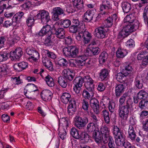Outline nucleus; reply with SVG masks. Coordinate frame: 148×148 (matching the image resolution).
Here are the masks:
<instances>
[{"label":"nucleus","instance_id":"nucleus-1","mask_svg":"<svg viewBox=\"0 0 148 148\" xmlns=\"http://www.w3.org/2000/svg\"><path fill=\"white\" fill-rule=\"evenodd\" d=\"M133 102L127 94H123L119 98L118 114L119 117L123 119L128 117L130 109L132 108Z\"/></svg>","mask_w":148,"mask_h":148},{"label":"nucleus","instance_id":"nucleus-2","mask_svg":"<svg viewBox=\"0 0 148 148\" xmlns=\"http://www.w3.org/2000/svg\"><path fill=\"white\" fill-rule=\"evenodd\" d=\"M138 23H132L124 27L119 33L118 38H123L128 36L130 33L135 31L138 28Z\"/></svg>","mask_w":148,"mask_h":148},{"label":"nucleus","instance_id":"nucleus-3","mask_svg":"<svg viewBox=\"0 0 148 148\" xmlns=\"http://www.w3.org/2000/svg\"><path fill=\"white\" fill-rule=\"evenodd\" d=\"M100 15L102 16L107 17L112 10L111 5L108 0H105L100 6Z\"/></svg>","mask_w":148,"mask_h":148},{"label":"nucleus","instance_id":"nucleus-4","mask_svg":"<svg viewBox=\"0 0 148 148\" xmlns=\"http://www.w3.org/2000/svg\"><path fill=\"white\" fill-rule=\"evenodd\" d=\"M88 122V119L86 117L82 118L79 116H76L74 120V125L79 129H82Z\"/></svg>","mask_w":148,"mask_h":148},{"label":"nucleus","instance_id":"nucleus-5","mask_svg":"<svg viewBox=\"0 0 148 148\" xmlns=\"http://www.w3.org/2000/svg\"><path fill=\"white\" fill-rule=\"evenodd\" d=\"M84 82L83 77L82 78V77H76L74 79L73 84L74 86L73 87V90L76 94H78L80 92L81 88Z\"/></svg>","mask_w":148,"mask_h":148},{"label":"nucleus","instance_id":"nucleus-6","mask_svg":"<svg viewBox=\"0 0 148 148\" xmlns=\"http://www.w3.org/2000/svg\"><path fill=\"white\" fill-rule=\"evenodd\" d=\"M100 131L102 135L103 141H104L106 143L110 137H112L110 135V130L106 125L102 126L100 128Z\"/></svg>","mask_w":148,"mask_h":148},{"label":"nucleus","instance_id":"nucleus-7","mask_svg":"<svg viewBox=\"0 0 148 148\" xmlns=\"http://www.w3.org/2000/svg\"><path fill=\"white\" fill-rule=\"evenodd\" d=\"M37 16L38 18H41V22L43 24H46L50 20L49 13L46 10H42L40 11Z\"/></svg>","mask_w":148,"mask_h":148},{"label":"nucleus","instance_id":"nucleus-8","mask_svg":"<svg viewBox=\"0 0 148 148\" xmlns=\"http://www.w3.org/2000/svg\"><path fill=\"white\" fill-rule=\"evenodd\" d=\"M100 51V49L97 47L92 46L89 45V47L86 48L85 51V53L88 56H92L97 55Z\"/></svg>","mask_w":148,"mask_h":148},{"label":"nucleus","instance_id":"nucleus-9","mask_svg":"<svg viewBox=\"0 0 148 148\" xmlns=\"http://www.w3.org/2000/svg\"><path fill=\"white\" fill-rule=\"evenodd\" d=\"M107 28L103 27H99L95 30V35L98 38L103 39L107 35Z\"/></svg>","mask_w":148,"mask_h":148},{"label":"nucleus","instance_id":"nucleus-10","mask_svg":"<svg viewBox=\"0 0 148 148\" xmlns=\"http://www.w3.org/2000/svg\"><path fill=\"white\" fill-rule=\"evenodd\" d=\"M78 98L76 97L71 99L69 101L70 104L68 107V113L70 115L73 114L76 110V103L78 101Z\"/></svg>","mask_w":148,"mask_h":148},{"label":"nucleus","instance_id":"nucleus-11","mask_svg":"<svg viewBox=\"0 0 148 148\" xmlns=\"http://www.w3.org/2000/svg\"><path fill=\"white\" fill-rule=\"evenodd\" d=\"M22 53V49L21 48L16 49L14 51H11L10 54L8 53L9 56L12 60H16L19 59Z\"/></svg>","mask_w":148,"mask_h":148},{"label":"nucleus","instance_id":"nucleus-12","mask_svg":"<svg viewBox=\"0 0 148 148\" xmlns=\"http://www.w3.org/2000/svg\"><path fill=\"white\" fill-rule=\"evenodd\" d=\"M23 12L20 11L16 13L13 17L12 20L13 21V25L14 27L18 26L21 21V18L23 16Z\"/></svg>","mask_w":148,"mask_h":148},{"label":"nucleus","instance_id":"nucleus-13","mask_svg":"<svg viewBox=\"0 0 148 148\" xmlns=\"http://www.w3.org/2000/svg\"><path fill=\"white\" fill-rule=\"evenodd\" d=\"M87 90H84L83 91V96L85 99H89L92 98L95 92L94 88H86Z\"/></svg>","mask_w":148,"mask_h":148},{"label":"nucleus","instance_id":"nucleus-14","mask_svg":"<svg viewBox=\"0 0 148 148\" xmlns=\"http://www.w3.org/2000/svg\"><path fill=\"white\" fill-rule=\"evenodd\" d=\"M83 79L86 88H94V81L90 76H86L83 77Z\"/></svg>","mask_w":148,"mask_h":148},{"label":"nucleus","instance_id":"nucleus-15","mask_svg":"<svg viewBox=\"0 0 148 148\" xmlns=\"http://www.w3.org/2000/svg\"><path fill=\"white\" fill-rule=\"evenodd\" d=\"M90 104L95 113L98 114L99 112V104L98 100L95 98L91 99L90 101Z\"/></svg>","mask_w":148,"mask_h":148},{"label":"nucleus","instance_id":"nucleus-16","mask_svg":"<svg viewBox=\"0 0 148 148\" xmlns=\"http://www.w3.org/2000/svg\"><path fill=\"white\" fill-rule=\"evenodd\" d=\"M53 93L52 92L48 90H44L41 93V97L44 101H49L52 97Z\"/></svg>","mask_w":148,"mask_h":148},{"label":"nucleus","instance_id":"nucleus-17","mask_svg":"<svg viewBox=\"0 0 148 148\" xmlns=\"http://www.w3.org/2000/svg\"><path fill=\"white\" fill-rule=\"evenodd\" d=\"M95 10H88L85 12L84 15V19L85 22H89L91 21L95 14Z\"/></svg>","mask_w":148,"mask_h":148},{"label":"nucleus","instance_id":"nucleus-18","mask_svg":"<svg viewBox=\"0 0 148 148\" xmlns=\"http://www.w3.org/2000/svg\"><path fill=\"white\" fill-rule=\"evenodd\" d=\"M63 73L65 78L69 81L72 80L75 76L74 72L69 69H64Z\"/></svg>","mask_w":148,"mask_h":148},{"label":"nucleus","instance_id":"nucleus-19","mask_svg":"<svg viewBox=\"0 0 148 148\" xmlns=\"http://www.w3.org/2000/svg\"><path fill=\"white\" fill-rule=\"evenodd\" d=\"M126 140L125 139V136L124 134H121L120 136H117L115 139V143L117 146H123Z\"/></svg>","mask_w":148,"mask_h":148},{"label":"nucleus","instance_id":"nucleus-20","mask_svg":"<svg viewBox=\"0 0 148 148\" xmlns=\"http://www.w3.org/2000/svg\"><path fill=\"white\" fill-rule=\"evenodd\" d=\"M125 87L123 84L117 85L115 87V94L117 97H119L124 92Z\"/></svg>","mask_w":148,"mask_h":148},{"label":"nucleus","instance_id":"nucleus-21","mask_svg":"<svg viewBox=\"0 0 148 148\" xmlns=\"http://www.w3.org/2000/svg\"><path fill=\"white\" fill-rule=\"evenodd\" d=\"M92 137L95 142L97 143H99L101 141V136L99 129L97 128L93 131Z\"/></svg>","mask_w":148,"mask_h":148},{"label":"nucleus","instance_id":"nucleus-22","mask_svg":"<svg viewBox=\"0 0 148 148\" xmlns=\"http://www.w3.org/2000/svg\"><path fill=\"white\" fill-rule=\"evenodd\" d=\"M128 133V138H130L132 141H134L136 136L132 125H129Z\"/></svg>","mask_w":148,"mask_h":148},{"label":"nucleus","instance_id":"nucleus-23","mask_svg":"<svg viewBox=\"0 0 148 148\" xmlns=\"http://www.w3.org/2000/svg\"><path fill=\"white\" fill-rule=\"evenodd\" d=\"M101 115L103 118L105 123L107 124H110L111 116L109 112L106 110L104 109L102 111Z\"/></svg>","mask_w":148,"mask_h":148},{"label":"nucleus","instance_id":"nucleus-24","mask_svg":"<svg viewBox=\"0 0 148 148\" xmlns=\"http://www.w3.org/2000/svg\"><path fill=\"white\" fill-rule=\"evenodd\" d=\"M55 34L57 38L63 39L65 37V32L63 28H60L55 31Z\"/></svg>","mask_w":148,"mask_h":148},{"label":"nucleus","instance_id":"nucleus-25","mask_svg":"<svg viewBox=\"0 0 148 148\" xmlns=\"http://www.w3.org/2000/svg\"><path fill=\"white\" fill-rule=\"evenodd\" d=\"M71 58L77 57L79 54V48L77 46L72 45L70 46Z\"/></svg>","mask_w":148,"mask_h":148},{"label":"nucleus","instance_id":"nucleus-26","mask_svg":"<svg viewBox=\"0 0 148 148\" xmlns=\"http://www.w3.org/2000/svg\"><path fill=\"white\" fill-rule=\"evenodd\" d=\"M127 51L124 49L119 48L116 52V57L118 58H123L127 54Z\"/></svg>","mask_w":148,"mask_h":148},{"label":"nucleus","instance_id":"nucleus-27","mask_svg":"<svg viewBox=\"0 0 148 148\" xmlns=\"http://www.w3.org/2000/svg\"><path fill=\"white\" fill-rule=\"evenodd\" d=\"M82 37L84 39V42L85 44L88 43L92 38L91 34L88 31L82 34Z\"/></svg>","mask_w":148,"mask_h":148},{"label":"nucleus","instance_id":"nucleus-28","mask_svg":"<svg viewBox=\"0 0 148 148\" xmlns=\"http://www.w3.org/2000/svg\"><path fill=\"white\" fill-rule=\"evenodd\" d=\"M44 65L47 67L48 69L51 71L53 70V67L51 61L47 58H43L42 60Z\"/></svg>","mask_w":148,"mask_h":148},{"label":"nucleus","instance_id":"nucleus-29","mask_svg":"<svg viewBox=\"0 0 148 148\" xmlns=\"http://www.w3.org/2000/svg\"><path fill=\"white\" fill-rule=\"evenodd\" d=\"M71 96L70 94L67 92L63 93L61 96V99L62 102L67 103L69 101Z\"/></svg>","mask_w":148,"mask_h":148},{"label":"nucleus","instance_id":"nucleus-30","mask_svg":"<svg viewBox=\"0 0 148 148\" xmlns=\"http://www.w3.org/2000/svg\"><path fill=\"white\" fill-rule=\"evenodd\" d=\"M122 7L124 13H127L129 12L131 9V7L130 4L127 2H122Z\"/></svg>","mask_w":148,"mask_h":148},{"label":"nucleus","instance_id":"nucleus-31","mask_svg":"<svg viewBox=\"0 0 148 148\" xmlns=\"http://www.w3.org/2000/svg\"><path fill=\"white\" fill-rule=\"evenodd\" d=\"M124 23H129V24L132 23H138L136 20L134 19L133 16L131 15H127L124 18Z\"/></svg>","mask_w":148,"mask_h":148},{"label":"nucleus","instance_id":"nucleus-32","mask_svg":"<svg viewBox=\"0 0 148 148\" xmlns=\"http://www.w3.org/2000/svg\"><path fill=\"white\" fill-rule=\"evenodd\" d=\"M11 80L13 84L9 86L10 88L11 89H12L15 87L16 84L19 85L21 84L22 82L20 80L19 77H13L12 78Z\"/></svg>","mask_w":148,"mask_h":148},{"label":"nucleus","instance_id":"nucleus-33","mask_svg":"<svg viewBox=\"0 0 148 148\" xmlns=\"http://www.w3.org/2000/svg\"><path fill=\"white\" fill-rule=\"evenodd\" d=\"M108 74V71L107 69H103L99 73V78L101 81L107 78Z\"/></svg>","mask_w":148,"mask_h":148},{"label":"nucleus","instance_id":"nucleus-34","mask_svg":"<svg viewBox=\"0 0 148 148\" xmlns=\"http://www.w3.org/2000/svg\"><path fill=\"white\" fill-rule=\"evenodd\" d=\"M112 133L114 137H117L120 136L121 134H124L122 131H121L119 128L116 126H114L112 129Z\"/></svg>","mask_w":148,"mask_h":148},{"label":"nucleus","instance_id":"nucleus-35","mask_svg":"<svg viewBox=\"0 0 148 148\" xmlns=\"http://www.w3.org/2000/svg\"><path fill=\"white\" fill-rule=\"evenodd\" d=\"M82 104V107L83 109L87 112V113L89 114L88 108L89 107V104L88 101L86 99H83L81 102Z\"/></svg>","mask_w":148,"mask_h":148},{"label":"nucleus","instance_id":"nucleus-36","mask_svg":"<svg viewBox=\"0 0 148 148\" xmlns=\"http://www.w3.org/2000/svg\"><path fill=\"white\" fill-rule=\"evenodd\" d=\"M108 57V54L105 51L102 52L99 57V61L100 64H103L105 62L107 59Z\"/></svg>","mask_w":148,"mask_h":148},{"label":"nucleus","instance_id":"nucleus-37","mask_svg":"<svg viewBox=\"0 0 148 148\" xmlns=\"http://www.w3.org/2000/svg\"><path fill=\"white\" fill-rule=\"evenodd\" d=\"M58 82L62 87L66 88L67 86V80L64 77H60L58 78Z\"/></svg>","mask_w":148,"mask_h":148},{"label":"nucleus","instance_id":"nucleus-38","mask_svg":"<svg viewBox=\"0 0 148 148\" xmlns=\"http://www.w3.org/2000/svg\"><path fill=\"white\" fill-rule=\"evenodd\" d=\"M59 121L60 123L62 124L64 127H65L66 128L68 127L70 123V121L68 118L63 117L61 118Z\"/></svg>","mask_w":148,"mask_h":148},{"label":"nucleus","instance_id":"nucleus-39","mask_svg":"<svg viewBox=\"0 0 148 148\" xmlns=\"http://www.w3.org/2000/svg\"><path fill=\"white\" fill-rule=\"evenodd\" d=\"M124 72L126 73H129V74L131 73L133 68L132 66V64L130 63H125L124 64Z\"/></svg>","mask_w":148,"mask_h":148},{"label":"nucleus","instance_id":"nucleus-40","mask_svg":"<svg viewBox=\"0 0 148 148\" xmlns=\"http://www.w3.org/2000/svg\"><path fill=\"white\" fill-rule=\"evenodd\" d=\"M134 84L136 87L139 89L142 88L143 86V81L139 77H137L136 78Z\"/></svg>","mask_w":148,"mask_h":148},{"label":"nucleus","instance_id":"nucleus-41","mask_svg":"<svg viewBox=\"0 0 148 148\" xmlns=\"http://www.w3.org/2000/svg\"><path fill=\"white\" fill-rule=\"evenodd\" d=\"M147 93L146 91L141 90L138 93L137 97L138 99H142L144 100L147 97Z\"/></svg>","mask_w":148,"mask_h":148},{"label":"nucleus","instance_id":"nucleus-42","mask_svg":"<svg viewBox=\"0 0 148 148\" xmlns=\"http://www.w3.org/2000/svg\"><path fill=\"white\" fill-rule=\"evenodd\" d=\"M71 135L75 138L78 139L79 138V134L78 130L75 127H72L71 130Z\"/></svg>","mask_w":148,"mask_h":148},{"label":"nucleus","instance_id":"nucleus-43","mask_svg":"<svg viewBox=\"0 0 148 148\" xmlns=\"http://www.w3.org/2000/svg\"><path fill=\"white\" fill-rule=\"evenodd\" d=\"M96 128L95 124L91 122L88 123L86 127L87 131L88 132H91L94 131Z\"/></svg>","mask_w":148,"mask_h":148},{"label":"nucleus","instance_id":"nucleus-44","mask_svg":"<svg viewBox=\"0 0 148 148\" xmlns=\"http://www.w3.org/2000/svg\"><path fill=\"white\" fill-rule=\"evenodd\" d=\"M129 73H126L125 72H124L123 74L121 73H119L116 75V77L118 81L120 82H121L122 80Z\"/></svg>","mask_w":148,"mask_h":148},{"label":"nucleus","instance_id":"nucleus-45","mask_svg":"<svg viewBox=\"0 0 148 148\" xmlns=\"http://www.w3.org/2000/svg\"><path fill=\"white\" fill-rule=\"evenodd\" d=\"M40 57V55L36 49L34 52H33V53L31 55L29 58V59H32L34 61H37Z\"/></svg>","mask_w":148,"mask_h":148},{"label":"nucleus","instance_id":"nucleus-46","mask_svg":"<svg viewBox=\"0 0 148 148\" xmlns=\"http://www.w3.org/2000/svg\"><path fill=\"white\" fill-rule=\"evenodd\" d=\"M26 22L27 25L28 27L33 25L34 23V16L32 15L29 16L26 20Z\"/></svg>","mask_w":148,"mask_h":148},{"label":"nucleus","instance_id":"nucleus-47","mask_svg":"<svg viewBox=\"0 0 148 148\" xmlns=\"http://www.w3.org/2000/svg\"><path fill=\"white\" fill-rule=\"evenodd\" d=\"M58 134L60 138L62 140L64 139L66 137V132L64 128L60 127L59 128Z\"/></svg>","mask_w":148,"mask_h":148},{"label":"nucleus","instance_id":"nucleus-48","mask_svg":"<svg viewBox=\"0 0 148 148\" xmlns=\"http://www.w3.org/2000/svg\"><path fill=\"white\" fill-rule=\"evenodd\" d=\"M26 88L28 89V92H34L37 90V88L36 86L34 84H28L27 85Z\"/></svg>","mask_w":148,"mask_h":148},{"label":"nucleus","instance_id":"nucleus-49","mask_svg":"<svg viewBox=\"0 0 148 148\" xmlns=\"http://www.w3.org/2000/svg\"><path fill=\"white\" fill-rule=\"evenodd\" d=\"M109 138H110L108 139V140L106 143H105L104 141L103 142L105 144L108 143V145L109 148H116L112 137H110Z\"/></svg>","mask_w":148,"mask_h":148},{"label":"nucleus","instance_id":"nucleus-50","mask_svg":"<svg viewBox=\"0 0 148 148\" xmlns=\"http://www.w3.org/2000/svg\"><path fill=\"white\" fill-rule=\"evenodd\" d=\"M0 5L4 9H9L12 8V6L9 4V1L7 2L4 1H0Z\"/></svg>","mask_w":148,"mask_h":148},{"label":"nucleus","instance_id":"nucleus-51","mask_svg":"<svg viewBox=\"0 0 148 148\" xmlns=\"http://www.w3.org/2000/svg\"><path fill=\"white\" fill-rule=\"evenodd\" d=\"M63 53L65 56L71 58L70 46L64 48L63 49Z\"/></svg>","mask_w":148,"mask_h":148},{"label":"nucleus","instance_id":"nucleus-52","mask_svg":"<svg viewBox=\"0 0 148 148\" xmlns=\"http://www.w3.org/2000/svg\"><path fill=\"white\" fill-rule=\"evenodd\" d=\"M79 138L81 140H84L87 142L89 139V136L88 134L85 132H82L80 135H79Z\"/></svg>","mask_w":148,"mask_h":148},{"label":"nucleus","instance_id":"nucleus-53","mask_svg":"<svg viewBox=\"0 0 148 148\" xmlns=\"http://www.w3.org/2000/svg\"><path fill=\"white\" fill-rule=\"evenodd\" d=\"M52 12L53 14L61 15L64 13V11L63 9L60 7H55L53 8Z\"/></svg>","mask_w":148,"mask_h":148},{"label":"nucleus","instance_id":"nucleus-54","mask_svg":"<svg viewBox=\"0 0 148 148\" xmlns=\"http://www.w3.org/2000/svg\"><path fill=\"white\" fill-rule=\"evenodd\" d=\"M104 23L105 24L104 26L105 27H111L113 24V21L112 18L110 17H109L105 21Z\"/></svg>","mask_w":148,"mask_h":148},{"label":"nucleus","instance_id":"nucleus-55","mask_svg":"<svg viewBox=\"0 0 148 148\" xmlns=\"http://www.w3.org/2000/svg\"><path fill=\"white\" fill-rule=\"evenodd\" d=\"M58 64L61 66H66L68 64V62L65 59L62 58L58 61Z\"/></svg>","mask_w":148,"mask_h":148},{"label":"nucleus","instance_id":"nucleus-56","mask_svg":"<svg viewBox=\"0 0 148 148\" xmlns=\"http://www.w3.org/2000/svg\"><path fill=\"white\" fill-rule=\"evenodd\" d=\"M43 42L46 46H51L53 44V42L51 40L50 36H49L47 37L45 39Z\"/></svg>","mask_w":148,"mask_h":148},{"label":"nucleus","instance_id":"nucleus-57","mask_svg":"<svg viewBox=\"0 0 148 148\" xmlns=\"http://www.w3.org/2000/svg\"><path fill=\"white\" fill-rule=\"evenodd\" d=\"M8 70L7 66L5 64L0 66V73L1 74L4 75H6Z\"/></svg>","mask_w":148,"mask_h":148},{"label":"nucleus","instance_id":"nucleus-58","mask_svg":"<svg viewBox=\"0 0 148 148\" xmlns=\"http://www.w3.org/2000/svg\"><path fill=\"white\" fill-rule=\"evenodd\" d=\"M61 24L64 28L68 27L71 24V21L69 19H65L62 21Z\"/></svg>","mask_w":148,"mask_h":148},{"label":"nucleus","instance_id":"nucleus-59","mask_svg":"<svg viewBox=\"0 0 148 148\" xmlns=\"http://www.w3.org/2000/svg\"><path fill=\"white\" fill-rule=\"evenodd\" d=\"M35 49L32 47H26L25 48V51L26 53L29 55L30 57L33 53V52H34Z\"/></svg>","mask_w":148,"mask_h":148},{"label":"nucleus","instance_id":"nucleus-60","mask_svg":"<svg viewBox=\"0 0 148 148\" xmlns=\"http://www.w3.org/2000/svg\"><path fill=\"white\" fill-rule=\"evenodd\" d=\"M78 31L79 32V33L82 34L85 32L87 31L86 30L85 25L83 23H81L78 26Z\"/></svg>","mask_w":148,"mask_h":148},{"label":"nucleus","instance_id":"nucleus-61","mask_svg":"<svg viewBox=\"0 0 148 148\" xmlns=\"http://www.w3.org/2000/svg\"><path fill=\"white\" fill-rule=\"evenodd\" d=\"M8 53L7 52L0 54V62L6 60L8 58Z\"/></svg>","mask_w":148,"mask_h":148},{"label":"nucleus","instance_id":"nucleus-62","mask_svg":"<svg viewBox=\"0 0 148 148\" xmlns=\"http://www.w3.org/2000/svg\"><path fill=\"white\" fill-rule=\"evenodd\" d=\"M42 28L48 35H49V34L50 35L51 34V28L49 25H45L43 26Z\"/></svg>","mask_w":148,"mask_h":148},{"label":"nucleus","instance_id":"nucleus-63","mask_svg":"<svg viewBox=\"0 0 148 148\" xmlns=\"http://www.w3.org/2000/svg\"><path fill=\"white\" fill-rule=\"evenodd\" d=\"M115 103L114 102H110L109 103L108 108L110 111L112 112H114Z\"/></svg>","mask_w":148,"mask_h":148},{"label":"nucleus","instance_id":"nucleus-64","mask_svg":"<svg viewBox=\"0 0 148 148\" xmlns=\"http://www.w3.org/2000/svg\"><path fill=\"white\" fill-rule=\"evenodd\" d=\"M147 11L146 10H144V12L143 14V17L144 18V22L147 25V27H148V17L147 16Z\"/></svg>","mask_w":148,"mask_h":148}]
</instances>
